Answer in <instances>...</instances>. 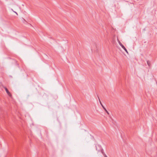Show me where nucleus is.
I'll return each instance as SVG.
<instances>
[{
    "instance_id": "nucleus-1",
    "label": "nucleus",
    "mask_w": 157,
    "mask_h": 157,
    "mask_svg": "<svg viewBox=\"0 0 157 157\" xmlns=\"http://www.w3.org/2000/svg\"><path fill=\"white\" fill-rule=\"evenodd\" d=\"M5 89L6 90L7 94L10 97H11L12 95L10 93L9 91L7 88L5 87H4Z\"/></svg>"
},
{
    "instance_id": "nucleus-2",
    "label": "nucleus",
    "mask_w": 157,
    "mask_h": 157,
    "mask_svg": "<svg viewBox=\"0 0 157 157\" xmlns=\"http://www.w3.org/2000/svg\"><path fill=\"white\" fill-rule=\"evenodd\" d=\"M121 46L122 47V48L126 52V53L127 54H128V51H127L126 49L124 47V46L122 45Z\"/></svg>"
},
{
    "instance_id": "nucleus-3",
    "label": "nucleus",
    "mask_w": 157,
    "mask_h": 157,
    "mask_svg": "<svg viewBox=\"0 0 157 157\" xmlns=\"http://www.w3.org/2000/svg\"><path fill=\"white\" fill-rule=\"evenodd\" d=\"M121 46L122 47V48L126 52V53L127 54H128V51H127L126 49L124 47V46L122 45Z\"/></svg>"
},
{
    "instance_id": "nucleus-4",
    "label": "nucleus",
    "mask_w": 157,
    "mask_h": 157,
    "mask_svg": "<svg viewBox=\"0 0 157 157\" xmlns=\"http://www.w3.org/2000/svg\"><path fill=\"white\" fill-rule=\"evenodd\" d=\"M118 43L119 44H120V45L121 46L123 44H122V43L120 42V41H118Z\"/></svg>"
},
{
    "instance_id": "nucleus-5",
    "label": "nucleus",
    "mask_w": 157,
    "mask_h": 157,
    "mask_svg": "<svg viewBox=\"0 0 157 157\" xmlns=\"http://www.w3.org/2000/svg\"><path fill=\"white\" fill-rule=\"evenodd\" d=\"M12 10V11H13L15 13L17 14V12H15V11H13V10Z\"/></svg>"
},
{
    "instance_id": "nucleus-6",
    "label": "nucleus",
    "mask_w": 157,
    "mask_h": 157,
    "mask_svg": "<svg viewBox=\"0 0 157 157\" xmlns=\"http://www.w3.org/2000/svg\"><path fill=\"white\" fill-rule=\"evenodd\" d=\"M103 108H104V109H105V110L106 111H107V110H106V109L105 108H104L103 106Z\"/></svg>"
},
{
    "instance_id": "nucleus-7",
    "label": "nucleus",
    "mask_w": 157,
    "mask_h": 157,
    "mask_svg": "<svg viewBox=\"0 0 157 157\" xmlns=\"http://www.w3.org/2000/svg\"><path fill=\"white\" fill-rule=\"evenodd\" d=\"M100 103H101V105L103 106V105H102V104H101V101H100Z\"/></svg>"
},
{
    "instance_id": "nucleus-8",
    "label": "nucleus",
    "mask_w": 157,
    "mask_h": 157,
    "mask_svg": "<svg viewBox=\"0 0 157 157\" xmlns=\"http://www.w3.org/2000/svg\"><path fill=\"white\" fill-rule=\"evenodd\" d=\"M106 112H107V113H108V114H109V113L107 111H106Z\"/></svg>"
}]
</instances>
